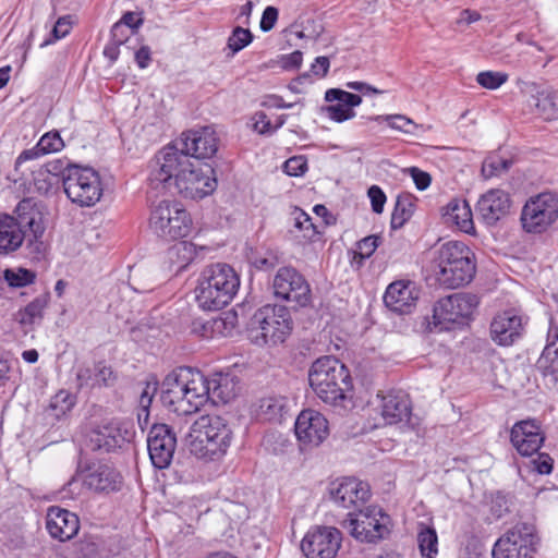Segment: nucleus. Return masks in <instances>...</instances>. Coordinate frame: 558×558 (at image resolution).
I'll return each instance as SVG.
<instances>
[{
	"label": "nucleus",
	"instance_id": "f257e3e1",
	"mask_svg": "<svg viewBox=\"0 0 558 558\" xmlns=\"http://www.w3.org/2000/svg\"><path fill=\"white\" fill-rule=\"evenodd\" d=\"M149 185L155 190L175 191L184 198L201 199L217 187L215 170L198 165L173 146L161 149L151 161Z\"/></svg>",
	"mask_w": 558,
	"mask_h": 558
},
{
	"label": "nucleus",
	"instance_id": "f03ea898",
	"mask_svg": "<svg viewBox=\"0 0 558 558\" xmlns=\"http://www.w3.org/2000/svg\"><path fill=\"white\" fill-rule=\"evenodd\" d=\"M16 218L0 215V254L7 255L17 251L24 241L32 253L44 254L46 227L43 213L33 198L19 202Z\"/></svg>",
	"mask_w": 558,
	"mask_h": 558
},
{
	"label": "nucleus",
	"instance_id": "7ed1b4c3",
	"mask_svg": "<svg viewBox=\"0 0 558 558\" xmlns=\"http://www.w3.org/2000/svg\"><path fill=\"white\" fill-rule=\"evenodd\" d=\"M240 276L225 263L207 266L195 287V301L204 311H219L230 304L240 289Z\"/></svg>",
	"mask_w": 558,
	"mask_h": 558
},
{
	"label": "nucleus",
	"instance_id": "20e7f679",
	"mask_svg": "<svg viewBox=\"0 0 558 558\" xmlns=\"http://www.w3.org/2000/svg\"><path fill=\"white\" fill-rule=\"evenodd\" d=\"M308 380L317 397L332 405H343L352 389L348 368L332 356L317 359L310 368Z\"/></svg>",
	"mask_w": 558,
	"mask_h": 558
},
{
	"label": "nucleus",
	"instance_id": "39448f33",
	"mask_svg": "<svg viewBox=\"0 0 558 558\" xmlns=\"http://www.w3.org/2000/svg\"><path fill=\"white\" fill-rule=\"evenodd\" d=\"M433 271L438 282L447 288H458L469 283L475 274L474 254L462 242L449 241L437 251L433 260Z\"/></svg>",
	"mask_w": 558,
	"mask_h": 558
},
{
	"label": "nucleus",
	"instance_id": "423d86ee",
	"mask_svg": "<svg viewBox=\"0 0 558 558\" xmlns=\"http://www.w3.org/2000/svg\"><path fill=\"white\" fill-rule=\"evenodd\" d=\"M190 451L198 459L217 460L223 457L232 440L227 421L218 415H203L191 428Z\"/></svg>",
	"mask_w": 558,
	"mask_h": 558
},
{
	"label": "nucleus",
	"instance_id": "0eeeda50",
	"mask_svg": "<svg viewBox=\"0 0 558 558\" xmlns=\"http://www.w3.org/2000/svg\"><path fill=\"white\" fill-rule=\"evenodd\" d=\"M293 322L286 306L267 304L250 322V338L257 345H276L291 335Z\"/></svg>",
	"mask_w": 558,
	"mask_h": 558
},
{
	"label": "nucleus",
	"instance_id": "6e6552de",
	"mask_svg": "<svg viewBox=\"0 0 558 558\" xmlns=\"http://www.w3.org/2000/svg\"><path fill=\"white\" fill-rule=\"evenodd\" d=\"M341 525L357 542L374 544L388 537L391 519L381 507L369 505L359 511H350Z\"/></svg>",
	"mask_w": 558,
	"mask_h": 558
},
{
	"label": "nucleus",
	"instance_id": "1a4fd4ad",
	"mask_svg": "<svg viewBox=\"0 0 558 558\" xmlns=\"http://www.w3.org/2000/svg\"><path fill=\"white\" fill-rule=\"evenodd\" d=\"M68 198L80 207L95 206L102 196L104 186L98 171L90 167L71 166L63 175Z\"/></svg>",
	"mask_w": 558,
	"mask_h": 558
},
{
	"label": "nucleus",
	"instance_id": "9d476101",
	"mask_svg": "<svg viewBox=\"0 0 558 558\" xmlns=\"http://www.w3.org/2000/svg\"><path fill=\"white\" fill-rule=\"evenodd\" d=\"M149 229L163 239L187 236L192 231V218L177 201H161L151 207Z\"/></svg>",
	"mask_w": 558,
	"mask_h": 558
},
{
	"label": "nucleus",
	"instance_id": "9b49d317",
	"mask_svg": "<svg viewBox=\"0 0 558 558\" xmlns=\"http://www.w3.org/2000/svg\"><path fill=\"white\" fill-rule=\"evenodd\" d=\"M478 306V298L471 293H454L440 299L434 306L430 330L448 328L445 324L464 325Z\"/></svg>",
	"mask_w": 558,
	"mask_h": 558
},
{
	"label": "nucleus",
	"instance_id": "f8f14e48",
	"mask_svg": "<svg viewBox=\"0 0 558 558\" xmlns=\"http://www.w3.org/2000/svg\"><path fill=\"white\" fill-rule=\"evenodd\" d=\"M536 545L537 536L534 527L518 523L495 542L492 555L493 558H533Z\"/></svg>",
	"mask_w": 558,
	"mask_h": 558
},
{
	"label": "nucleus",
	"instance_id": "ddd939ff",
	"mask_svg": "<svg viewBox=\"0 0 558 558\" xmlns=\"http://www.w3.org/2000/svg\"><path fill=\"white\" fill-rule=\"evenodd\" d=\"M368 408L376 414L373 427L408 422L411 416L410 399L401 391L378 392Z\"/></svg>",
	"mask_w": 558,
	"mask_h": 558
},
{
	"label": "nucleus",
	"instance_id": "4468645a",
	"mask_svg": "<svg viewBox=\"0 0 558 558\" xmlns=\"http://www.w3.org/2000/svg\"><path fill=\"white\" fill-rule=\"evenodd\" d=\"M558 218V195L544 192L531 197L523 206L521 214L525 231L541 233Z\"/></svg>",
	"mask_w": 558,
	"mask_h": 558
},
{
	"label": "nucleus",
	"instance_id": "2eb2a0df",
	"mask_svg": "<svg viewBox=\"0 0 558 558\" xmlns=\"http://www.w3.org/2000/svg\"><path fill=\"white\" fill-rule=\"evenodd\" d=\"M342 544V533L333 526L314 525L304 535L301 550L306 558H336Z\"/></svg>",
	"mask_w": 558,
	"mask_h": 558
},
{
	"label": "nucleus",
	"instance_id": "dca6fc26",
	"mask_svg": "<svg viewBox=\"0 0 558 558\" xmlns=\"http://www.w3.org/2000/svg\"><path fill=\"white\" fill-rule=\"evenodd\" d=\"M134 435L130 421L112 418L102 421L88 434V446L93 450L111 451L131 441Z\"/></svg>",
	"mask_w": 558,
	"mask_h": 558
},
{
	"label": "nucleus",
	"instance_id": "f3484780",
	"mask_svg": "<svg viewBox=\"0 0 558 558\" xmlns=\"http://www.w3.org/2000/svg\"><path fill=\"white\" fill-rule=\"evenodd\" d=\"M272 290L276 298L304 307L311 303V289L305 278L292 267L278 269Z\"/></svg>",
	"mask_w": 558,
	"mask_h": 558
},
{
	"label": "nucleus",
	"instance_id": "a211bd4d",
	"mask_svg": "<svg viewBox=\"0 0 558 558\" xmlns=\"http://www.w3.org/2000/svg\"><path fill=\"white\" fill-rule=\"evenodd\" d=\"M329 433V422L319 411L305 409L296 416L294 434L302 449L320 446L328 438Z\"/></svg>",
	"mask_w": 558,
	"mask_h": 558
},
{
	"label": "nucleus",
	"instance_id": "6ab92c4d",
	"mask_svg": "<svg viewBox=\"0 0 558 558\" xmlns=\"http://www.w3.org/2000/svg\"><path fill=\"white\" fill-rule=\"evenodd\" d=\"M330 497L338 507L359 511L366 507L371 489L365 482L354 477H343L331 483Z\"/></svg>",
	"mask_w": 558,
	"mask_h": 558
},
{
	"label": "nucleus",
	"instance_id": "aec40b11",
	"mask_svg": "<svg viewBox=\"0 0 558 558\" xmlns=\"http://www.w3.org/2000/svg\"><path fill=\"white\" fill-rule=\"evenodd\" d=\"M184 150L189 158L210 159L219 149V136L213 125L191 129L182 134Z\"/></svg>",
	"mask_w": 558,
	"mask_h": 558
},
{
	"label": "nucleus",
	"instance_id": "412c9836",
	"mask_svg": "<svg viewBox=\"0 0 558 558\" xmlns=\"http://www.w3.org/2000/svg\"><path fill=\"white\" fill-rule=\"evenodd\" d=\"M177 447V438L171 428L166 424H155L147 437V448L150 461L157 469H166L170 465Z\"/></svg>",
	"mask_w": 558,
	"mask_h": 558
},
{
	"label": "nucleus",
	"instance_id": "4be33fe9",
	"mask_svg": "<svg viewBox=\"0 0 558 558\" xmlns=\"http://www.w3.org/2000/svg\"><path fill=\"white\" fill-rule=\"evenodd\" d=\"M197 369L179 367L169 373L161 384L160 399L162 404L172 411L181 399L187 395L192 378L196 377Z\"/></svg>",
	"mask_w": 558,
	"mask_h": 558
},
{
	"label": "nucleus",
	"instance_id": "5701e85b",
	"mask_svg": "<svg viewBox=\"0 0 558 558\" xmlns=\"http://www.w3.org/2000/svg\"><path fill=\"white\" fill-rule=\"evenodd\" d=\"M420 290L415 282L400 279L391 282L384 294L385 305L399 314L411 313L418 300Z\"/></svg>",
	"mask_w": 558,
	"mask_h": 558
},
{
	"label": "nucleus",
	"instance_id": "b1692460",
	"mask_svg": "<svg viewBox=\"0 0 558 558\" xmlns=\"http://www.w3.org/2000/svg\"><path fill=\"white\" fill-rule=\"evenodd\" d=\"M325 100L335 102L323 108L326 117L337 123L353 119L355 107L362 104V97L339 88H330L325 93Z\"/></svg>",
	"mask_w": 558,
	"mask_h": 558
},
{
	"label": "nucleus",
	"instance_id": "393cba45",
	"mask_svg": "<svg viewBox=\"0 0 558 558\" xmlns=\"http://www.w3.org/2000/svg\"><path fill=\"white\" fill-rule=\"evenodd\" d=\"M510 440L521 456L530 457L539 450L544 436L535 420H524L512 426Z\"/></svg>",
	"mask_w": 558,
	"mask_h": 558
},
{
	"label": "nucleus",
	"instance_id": "a878e982",
	"mask_svg": "<svg viewBox=\"0 0 558 558\" xmlns=\"http://www.w3.org/2000/svg\"><path fill=\"white\" fill-rule=\"evenodd\" d=\"M511 207V199L507 192L492 189L484 193L477 202V211L483 221L493 226L505 217Z\"/></svg>",
	"mask_w": 558,
	"mask_h": 558
},
{
	"label": "nucleus",
	"instance_id": "bb28decb",
	"mask_svg": "<svg viewBox=\"0 0 558 558\" xmlns=\"http://www.w3.org/2000/svg\"><path fill=\"white\" fill-rule=\"evenodd\" d=\"M522 330V317L515 310L497 314L490 325L492 338L500 345L512 344L521 336Z\"/></svg>",
	"mask_w": 558,
	"mask_h": 558
},
{
	"label": "nucleus",
	"instance_id": "cd10ccee",
	"mask_svg": "<svg viewBox=\"0 0 558 558\" xmlns=\"http://www.w3.org/2000/svg\"><path fill=\"white\" fill-rule=\"evenodd\" d=\"M46 529L53 538L64 542L77 534L80 521L75 513L52 506L47 511Z\"/></svg>",
	"mask_w": 558,
	"mask_h": 558
},
{
	"label": "nucleus",
	"instance_id": "c85d7f7f",
	"mask_svg": "<svg viewBox=\"0 0 558 558\" xmlns=\"http://www.w3.org/2000/svg\"><path fill=\"white\" fill-rule=\"evenodd\" d=\"M210 383L203 373L198 371L192 383L187 395L181 399L172 412L179 415H191L198 412L209 400Z\"/></svg>",
	"mask_w": 558,
	"mask_h": 558
},
{
	"label": "nucleus",
	"instance_id": "c756f323",
	"mask_svg": "<svg viewBox=\"0 0 558 558\" xmlns=\"http://www.w3.org/2000/svg\"><path fill=\"white\" fill-rule=\"evenodd\" d=\"M522 90L530 95V104L539 117L545 120L558 119V90L541 87L536 83H525Z\"/></svg>",
	"mask_w": 558,
	"mask_h": 558
},
{
	"label": "nucleus",
	"instance_id": "7c9ffc66",
	"mask_svg": "<svg viewBox=\"0 0 558 558\" xmlns=\"http://www.w3.org/2000/svg\"><path fill=\"white\" fill-rule=\"evenodd\" d=\"M291 401L280 393H269L260 398L255 407V415L265 422L280 423L289 413Z\"/></svg>",
	"mask_w": 558,
	"mask_h": 558
},
{
	"label": "nucleus",
	"instance_id": "2f4dec72",
	"mask_svg": "<svg viewBox=\"0 0 558 558\" xmlns=\"http://www.w3.org/2000/svg\"><path fill=\"white\" fill-rule=\"evenodd\" d=\"M442 219L446 225L453 226L464 233L472 234L475 231L473 214L465 199H451L442 208Z\"/></svg>",
	"mask_w": 558,
	"mask_h": 558
},
{
	"label": "nucleus",
	"instance_id": "473e14b6",
	"mask_svg": "<svg viewBox=\"0 0 558 558\" xmlns=\"http://www.w3.org/2000/svg\"><path fill=\"white\" fill-rule=\"evenodd\" d=\"M83 484L97 492L116 489L119 475L110 466L99 464L78 475Z\"/></svg>",
	"mask_w": 558,
	"mask_h": 558
},
{
	"label": "nucleus",
	"instance_id": "72a5a7b5",
	"mask_svg": "<svg viewBox=\"0 0 558 558\" xmlns=\"http://www.w3.org/2000/svg\"><path fill=\"white\" fill-rule=\"evenodd\" d=\"M292 227L290 233L301 244L314 242L317 239L318 231L312 222V218L301 208H293L290 213Z\"/></svg>",
	"mask_w": 558,
	"mask_h": 558
},
{
	"label": "nucleus",
	"instance_id": "f704fd0d",
	"mask_svg": "<svg viewBox=\"0 0 558 558\" xmlns=\"http://www.w3.org/2000/svg\"><path fill=\"white\" fill-rule=\"evenodd\" d=\"M197 254L196 245L189 241H180L170 246L166 253L169 269L180 271L185 269Z\"/></svg>",
	"mask_w": 558,
	"mask_h": 558
},
{
	"label": "nucleus",
	"instance_id": "c9c22d12",
	"mask_svg": "<svg viewBox=\"0 0 558 558\" xmlns=\"http://www.w3.org/2000/svg\"><path fill=\"white\" fill-rule=\"evenodd\" d=\"M373 120L378 123L385 122L391 130L401 132L407 135H417L420 131H426L430 129V126L425 128L424 125L415 123L412 119L404 114H379L375 116Z\"/></svg>",
	"mask_w": 558,
	"mask_h": 558
},
{
	"label": "nucleus",
	"instance_id": "e433bc0d",
	"mask_svg": "<svg viewBox=\"0 0 558 558\" xmlns=\"http://www.w3.org/2000/svg\"><path fill=\"white\" fill-rule=\"evenodd\" d=\"M538 367L548 384L555 386L558 381V345L548 341L538 360Z\"/></svg>",
	"mask_w": 558,
	"mask_h": 558
},
{
	"label": "nucleus",
	"instance_id": "4c0bfd02",
	"mask_svg": "<svg viewBox=\"0 0 558 558\" xmlns=\"http://www.w3.org/2000/svg\"><path fill=\"white\" fill-rule=\"evenodd\" d=\"M417 543L421 555L425 558H435L438 554V536L435 529L420 524Z\"/></svg>",
	"mask_w": 558,
	"mask_h": 558
},
{
	"label": "nucleus",
	"instance_id": "58836bf2",
	"mask_svg": "<svg viewBox=\"0 0 558 558\" xmlns=\"http://www.w3.org/2000/svg\"><path fill=\"white\" fill-rule=\"evenodd\" d=\"M48 304L47 296H39L28 303L17 314V320L21 325L31 326L38 323L43 317V312Z\"/></svg>",
	"mask_w": 558,
	"mask_h": 558
},
{
	"label": "nucleus",
	"instance_id": "ea45409f",
	"mask_svg": "<svg viewBox=\"0 0 558 558\" xmlns=\"http://www.w3.org/2000/svg\"><path fill=\"white\" fill-rule=\"evenodd\" d=\"M35 278L34 271L23 267L7 268L3 271V279L11 288H24L32 284Z\"/></svg>",
	"mask_w": 558,
	"mask_h": 558
},
{
	"label": "nucleus",
	"instance_id": "a19ab883",
	"mask_svg": "<svg viewBox=\"0 0 558 558\" xmlns=\"http://www.w3.org/2000/svg\"><path fill=\"white\" fill-rule=\"evenodd\" d=\"M227 320L225 318H215L208 322H194L193 331L198 333L202 338L208 339L216 335L227 336Z\"/></svg>",
	"mask_w": 558,
	"mask_h": 558
},
{
	"label": "nucleus",
	"instance_id": "79ce46f5",
	"mask_svg": "<svg viewBox=\"0 0 558 558\" xmlns=\"http://www.w3.org/2000/svg\"><path fill=\"white\" fill-rule=\"evenodd\" d=\"M75 404V397L68 390H59L50 400L49 410L57 418L69 413Z\"/></svg>",
	"mask_w": 558,
	"mask_h": 558
},
{
	"label": "nucleus",
	"instance_id": "37998d69",
	"mask_svg": "<svg viewBox=\"0 0 558 558\" xmlns=\"http://www.w3.org/2000/svg\"><path fill=\"white\" fill-rule=\"evenodd\" d=\"M57 169V165L48 163L37 171L34 185L39 193L48 194L58 184V177L52 173Z\"/></svg>",
	"mask_w": 558,
	"mask_h": 558
},
{
	"label": "nucleus",
	"instance_id": "c03bdc74",
	"mask_svg": "<svg viewBox=\"0 0 558 558\" xmlns=\"http://www.w3.org/2000/svg\"><path fill=\"white\" fill-rule=\"evenodd\" d=\"M414 204L410 197H398L391 217V227H402L413 215Z\"/></svg>",
	"mask_w": 558,
	"mask_h": 558
},
{
	"label": "nucleus",
	"instance_id": "a18cd8bd",
	"mask_svg": "<svg viewBox=\"0 0 558 558\" xmlns=\"http://www.w3.org/2000/svg\"><path fill=\"white\" fill-rule=\"evenodd\" d=\"M215 387L213 389L214 396L219 398L222 402L231 401L238 393L236 383L233 377L220 376L214 381Z\"/></svg>",
	"mask_w": 558,
	"mask_h": 558
},
{
	"label": "nucleus",
	"instance_id": "49530a36",
	"mask_svg": "<svg viewBox=\"0 0 558 558\" xmlns=\"http://www.w3.org/2000/svg\"><path fill=\"white\" fill-rule=\"evenodd\" d=\"M253 40V35L250 29L243 27H235L228 38V49L231 50L232 56L247 47Z\"/></svg>",
	"mask_w": 558,
	"mask_h": 558
},
{
	"label": "nucleus",
	"instance_id": "de8ad7c7",
	"mask_svg": "<svg viewBox=\"0 0 558 558\" xmlns=\"http://www.w3.org/2000/svg\"><path fill=\"white\" fill-rule=\"evenodd\" d=\"M509 76L505 72L499 71H482L476 75V82L486 89L495 90L502 86Z\"/></svg>",
	"mask_w": 558,
	"mask_h": 558
},
{
	"label": "nucleus",
	"instance_id": "09e8293b",
	"mask_svg": "<svg viewBox=\"0 0 558 558\" xmlns=\"http://www.w3.org/2000/svg\"><path fill=\"white\" fill-rule=\"evenodd\" d=\"M511 161L498 155L488 156L482 166V173L486 178L500 175L509 169Z\"/></svg>",
	"mask_w": 558,
	"mask_h": 558
},
{
	"label": "nucleus",
	"instance_id": "8fccbe9b",
	"mask_svg": "<svg viewBox=\"0 0 558 558\" xmlns=\"http://www.w3.org/2000/svg\"><path fill=\"white\" fill-rule=\"evenodd\" d=\"M72 25H73V21L70 15L59 17L53 25V28L51 31V36L46 38L40 44V47L41 48L47 47V46L56 43L57 40L65 37L70 33Z\"/></svg>",
	"mask_w": 558,
	"mask_h": 558
},
{
	"label": "nucleus",
	"instance_id": "3c124183",
	"mask_svg": "<svg viewBox=\"0 0 558 558\" xmlns=\"http://www.w3.org/2000/svg\"><path fill=\"white\" fill-rule=\"evenodd\" d=\"M379 242L380 238L377 235H368L359 241L354 252V260L361 264L363 260L369 258L378 247Z\"/></svg>",
	"mask_w": 558,
	"mask_h": 558
},
{
	"label": "nucleus",
	"instance_id": "603ef678",
	"mask_svg": "<svg viewBox=\"0 0 558 558\" xmlns=\"http://www.w3.org/2000/svg\"><path fill=\"white\" fill-rule=\"evenodd\" d=\"M39 150L45 155L58 153L63 149L64 142L57 131L45 133L38 141Z\"/></svg>",
	"mask_w": 558,
	"mask_h": 558
},
{
	"label": "nucleus",
	"instance_id": "864d4df0",
	"mask_svg": "<svg viewBox=\"0 0 558 558\" xmlns=\"http://www.w3.org/2000/svg\"><path fill=\"white\" fill-rule=\"evenodd\" d=\"M283 170L290 177L303 175L307 170V160L303 156L291 157L284 162Z\"/></svg>",
	"mask_w": 558,
	"mask_h": 558
},
{
	"label": "nucleus",
	"instance_id": "5fc2aeb1",
	"mask_svg": "<svg viewBox=\"0 0 558 558\" xmlns=\"http://www.w3.org/2000/svg\"><path fill=\"white\" fill-rule=\"evenodd\" d=\"M143 24V19L140 13L136 12H126L122 15L119 22H117L112 26V35L117 36V33L120 31L122 26H128L132 29H137Z\"/></svg>",
	"mask_w": 558,
	"mask_h": 558
},
{
	"label": "nucleus",
	"instance_id": "6e6d98bb",
	"mask_svg": "<svg viewBox=\"0 0 558 558\" xmlns=\"http://www.w3.org/2000/svg\"><path fill=\"white\" fill-rule=\"evenodd\" d=\"M367 196L371 201L372 210L375 214H381L387 201L384 191L378 185H372L367 191Z\"/></svg>",
	"mask_w": 558,
	"mask_h": 558
},
{
	"label": "nucleus",
	"instance_id": "4d7b16f0",
	"mask_svg": "<svg viewBox=\"0 0 558 558\" xmlns=\"http://www.w3.org/2000/svg\"><path fill=\"white\" fill-rule=\"evenodd\" d=\"M252 124L254 131L258 134L270 135L274 133L272 123L263 111H258L252 117Z\"/></svg>",
	"mask_w": 558,
	"mask_h": 558
},
{
	"label": "nucleus",
	"instance_id": "13d9d810",
	"mask_svg": "<svg viewBox=\"0 0 558 558\" xmlns=\"http://www.w3.org/2000/svg\"><path fill=\"white\" fill-rule=\"evenodd\" d=\"M156 391L155 385L147 384L146 387L143 389L141 397H140V407L141 412L138 413V422L141 423L143 417L145 421L148 418V408L151 403L154 392Z\"/></svg>",
	"mask_w": 558,
	"mask_h": 558
},
{
	"label": "nucleus",
	"instance_id": "bf43d9fd",
	"mask_svg": "<svg viewBox=\"0 0 558 558\" xmlns=\"http://www.w3.org/2000/svg\"><path fill=\"white\" fill-rule=\"evenodd\" d=\"M14 376L13 363L0 354V387H5L9 384L13 386L15 384Z\"/></svg>",
	"mask_w": 558,
	"mask_h": 558
},
{
	"label": "nucleus",
	"instance_id": "052dcab7",
	"mask_svg": "<svg viewBox=\"0 0 558 558\" xmlns=\"http://www.w3.org/2000/svg\"><path fill=\"white\" fill-rule=\"evenodd\" d=\"M278 9L275 7H266L260 19L259 27L263 32H270L277 23L278 20Z\"/></svg>",
	"mask_w": 558,
	"mask_h": 558
},
{
	"label": "nucleus",
	"instance_id": "680f3d73",
	"mask_svg": "<svg viewBox=\"0 0 558 558\" xmlns=\"http://www.w3.org/2000/svg\"><path fill=\"white\" fill-rule=\"evenodd\" d=\"M303 61V54L301 51H293L289 54H283L280 57V66L284 70H294L299 69Z\"/></svg>",
	"mask_w": 558,
	"mask_h": 558
},
{
	"label": "nucleus",
	"instance_id": "e2e57ef3",
	"mask_svg": "<svg viewBox=\"0 0 558 558\" xmlns=\"http://www.w3.org/2000/svg\"><path fill=\"white\" fill-rule=\"evenodd\" d=\"M410 171L414 184L420 191H424L430 185V175L427 172L417 168H412Z\"/></svg>",
	"mask_w": 558,
	"mask_h": 558
},
{
	"label": "nucleus",
	"instance_id": "0e129e2a",
	"mask_svg": "<svg viewBox=\"0 0 558 558\" xmlns=\"http://www.w3.org/2000/svg\"><path fill=\"white\" fill-rule=\"evenodd\" d=\"M43 156H45V154L43 150H39V144L37 143L34 147L23 150L16 158L15 165L19 167L24 161L38 159Z\"/></svg>",
	"mask_w": 558,
	"mask_h": 558
},
{
	"label": "nucleus",
	"instance_id": "69168bd1",
	"mask_svg": "<svg viewBox=\"0 0 558 558\" xmlns=\"http://www.w3.org/2000/svg\"><path fill=\"white\" fill-rule=\"evenodd\" d=\"M330 62L327 57H317L311 66V71L317 77H323L327 74Z\"/></svg>",
	"mask_w": 558,
	"mask_h": 558
},
{
	"label": "nucleus",
	"instance_id": "338daca9",
	"mask_svg": "<svg viewBox=\"0 0 558 558\" xmlns=\"http://www.w3.org/2000/svg\"><path fill=\"white\" fill-rule=\"evenodd\" d=\"M62 493H63V495H62L63 499L64 498L73 499L76 496H78L81 494V484H80L78 476H73L68 482V484L63 488Z\"/></svg>",
	"mask_w": 558,
	"mask_h": 558
},
{
	"label": "nucleus",
	"instance_id": "774afa93",
	"mask_svg": "<svg viewBox=\"0 0 558 558\" xmlns=\"http://www.w3.org/2000/svg\"><path fill=\"white\" fill-rule=\"evenodd\" d=\"M251 264L258 270H267L276 265V260L272 257L267 256H255L250 258Z\"/></svg>",
	"mask_w": 558,
	"mask_h": 558
}]
</instances>
